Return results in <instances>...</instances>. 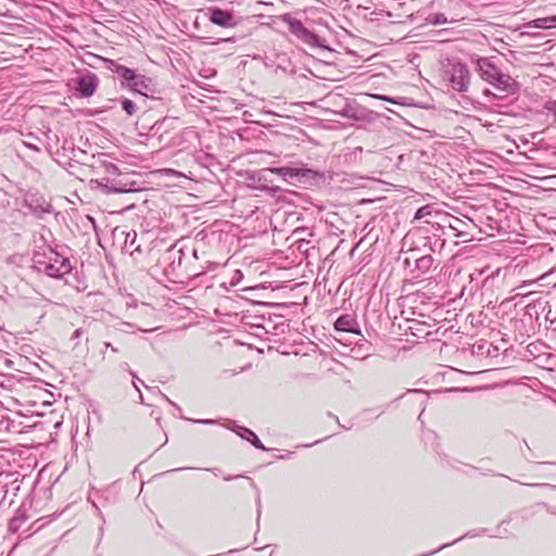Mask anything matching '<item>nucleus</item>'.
Segmentation results:
<instances>
[{
  "label": "nucleus",
  "instance_id": "1",
  "mask_svg": "<svg viewBox=\"0 0 556 556\" xmlns=\"http://www.w3.org/2000/svg\"><path fill=\"white\" fill-rule=\"evenodd\" d=\"M31 261L33 267L38 273H43L55 279L63 278L73 269L70 260L54 251L51 247H43L41 250L34 251Z\"/></svg>",
  "mask_w": 556,
  "mask_h": 556
},
{
  "label": "nucleus",
  "instance_id": "2",
  "mask_svg": "<svg viewBox=\"0 0 556 556\" xmlns=\"http://www.w3.org/2000/svg\"><path fill=\"white\" fill-rule=\"evenodd\" d=\"M268 173L281 176L291 185L318 186L320 182L325 181V173L323 172L306 167L281 166L261 169L256 174L258 177V184H261L262 179L266 180V175Z\"/></svg>",
  "mask_w": 556,
  "mask_h": 556
},
{
  "label": "nucleus",
  "instance_id": "3",
  "mask_svg": "<svg viewBox=\"0 0 556 556\" xmlns=\"http://www.w3.org/2000/svg\"><path fill=\"white\" fill-rule=\"evenodd\" d=\"M440 77L453 90L466 92L469 88L471 74L468 66L456 58H445L440 62Z\"/></svg>",
  "mask_w": 556,
  "mask_h": 556
},
{
  "label": "nucleus",
  "instance_id": "4",
  "mask_svg": "<svg viewBox=\"0 0 556 556\" xmlns=\"http://www.w3.org/2000/svg\"><path fill=\"white\" fill-rule=\"evenodd\" d=\"M92 184H96L102 193L111 194V193H127L139 190L137 182L130 180L128 174L121 173L116 177H101L96 180H91Z\"/></svg>",
  "mask_w": 556,
  "mask_h": 556
},
{
  "label": "nucleus",
  "instance_id": "5",
  "mask_svg": "<svg viewBox=\"0 0 556 556\" xmlns=\"http://www.w3.org/2000/svg\"><path fill=\"white\" fill-rule=\"evenodd\" d=\"M281 18L288 25L290 33L299 40L309 47L321 46L319 37L306 28L301 21L293 18L290 14H285Z\"/></svg>",
  "mask_w": 556,
  "mask_h": 556
},
{
  "label": "nucleus",
  "instance_id": "6",
  "mask_svg": "<svg viewBox=\"0 0 556 556\" xmlns=\"http://www.w3.org/2000/svg\"><path fill=\"white\" fill-rule=\"evenodd\" d=\"M471 64L475 66V71L479 77L485 83L492 81V79L498 74L501 68L495 64L493 58L480 56L478 54H471L469 56Z\"/></svg>",
  "mask_w": 556,
  "mask_h": 556
},
{
  "label": "nucleus",
  "instance_id": "7",
  "mask_svg": "<svg viewBox=\"0 0 556 556\" xmlns=\"http://www.w3.org/2000/svg\"><path fill=\"white\" fill-rule=\"evenodd\" d=\"M205 15L211 23L223 28H233L239 23L232 11L224 10L218 7L208 8Z\"/></svg>",
  "mask_w": 556,
  "mask_h": 556
},
{
  "label": "nucleus",
  "instance_id": "8",
  "mask_svg": "<svg viewBox=\"0 0 556 556\" xmlns=\"http://www.w3.org/2000/svg\"><path fill=\"white\" fill-rule=\"evenodd\" d=\"M489 84L506 96L516 94L520 89L519 83L502 70Z\"/></svg>",
  "mask_w": 556,
  "mask_h": 556
},
{
  "label": "nucleus",
  "instance_id": "9",
  "mask_svg": "<svg viewBox=\"0 0 556 556\" xmlns=\"http://www.w3.org/2000/svg\"><path fill=\"white\" fill-rule=\"evenodd\" d=\"M99 61L103 62L105 65V68L110 70L111 72L117 74L119 77H122L126 81V86L129 88L130 84L135 80V77L137 76L136 72L129 67H126L122 64H118L116 61L111 59H105L101 56H96Z\"/></svg>",
  "mask_w": 556,
  "mask_h": 556
},
{
  "label": "nucleus",
  "instance_id": "10",
  "mask_svg": "<svg viewBox=\"0 0 556 556\" xmlns=\"http://www.w3.org/2000/svg\"><path fill=\"white\" fill-rule=\"evenodd\" d=\"M99 61L103 62L105 65V68L110 70L111 72L117 74L119 77H122L126 81V86L129 88L130 84L135 80V77L137 76L136 72L129 67H126L122 64H118L116 61L111 59H105L101 56H96Z\"/></svg>",
  "mask_w": 556,
  "mask_h": 556
},
{
  "label": "nucleus",
  "instance_id": "11",
  "mask_svg": "<svg viewBox=\"0 0 556 556\" xmlns=\"http://www.w3.org/2000/svg\"><path fill=\"white\" fill-rule=\"evenodd\" d=\"M99 86V78L94 73L86 72L77 78V90L85 98L91 97Z\"/></svg>",
  "mask_w": 556,
  "mask_h": 556
},
{
  "label": "nucleus",
  "instance_id": "12",
  "mask_svg": "<svg viewBox=\"0 0 556 556\" xmlns=\"http://www.w3.org/2000/svg\"><path fill=\"white\" fill-rule=\"evenodd\" d=\"M129 89L144 97H153L157 91L156 83L153 78L139 74H137L135 80L130 84Z\"/></svg>",
  "mask_w": 556,
  "mask_h": 556
},
{
  "label": "nucleus",
  "instance_id": "13",
  "mask_svg": "<svg viewBox=\"0 0 556 556\" xmlns=\"http://www.w3.org/2000/svg\"><path fill=\"white\" fill-rule=\"evenodd\" d=\"M334 330L338 332H350V333L361 334V329L357 324V320H356L355 316L352 314L341 315L334 321Z\"/></svg>",
  "mask_w": 556,
  "mask_h": 556
},
{
  "label": "nucleus",
  "instance_id": "14",
  "mask_svg": "<svg viewBox=\"0 0 556 556\" xmlns=\"http://www.w3.org/2000/svg\"><path fill=\"white\" fill-rule=\"evenodd\" d=\"M433 264L434 258L430 254L416 258L414 262L415 268L412 270V273L417 271V274L414 277L418 278L420 276L429 274L431 268L433 267Z\"/></svg>",
  "mask_w": 556,
  "mask_h": 556
},
{
  "label": "nucleus",
  "instance_id": "15",
  "mask_svg": "<svg viewBox=\"0 0 556 556\" xmlns=\"http://www.w3.org/2000/svg\"><path fill=\"white\" fill-rule=\"evenodd\" d=\"M28 520V515L25 509L18 508L15 511V515L10 520L8 530L10 533L14 534L18 532V530L22 528V526Z\"/></svg>",
  "mask_w": 556,
  "mask_h": 556
},
{
  "label": "nucleus",
  "instance_id": "16",
  "mask_svg": "<svg viewBox=\"0 0 556 556\" xmlns=\"http://www.w3.org/2000/svg\"><path fill=\"white\" fill-rule=\"evenodd\" d=\"M115 101H117L121 104L122 109L125 111L128 117L134 116L138 112V105L128 98L121 97Z\"/></svg>",
  "mask_w": 556,
  "mask_h": 556
},
{
  "label": "nucleus",
  "instance_id": "17",
  "mask_svg": "<svg viewBox=\"0 0 556 556\" xmlns=\"http://www.w3.org/2000/svg\"><path fill=\"white\" fill-rule=\"evenodd\" d=\"M233 432H236L241 439L247 440L251 442L252 438L255 435V433L245 427L242 426H235L230 428Z\"/></svg>",
  "mask_w": 556,
  "mask_h": 556
},
{
  "label": "nucleus",
  "instance_id": "18",
  "mask_svg": "<svg viewBox=\"0 0 556 556\" xmlns=\"http://www.w3.org/2000/svg\"><path fill=\"white\" fill-rule=\"evenodd\" d=\"M485 532H486V529H481V530H480V532H472V531H469V532H467L465 535H463V536H460V538H458V539L454 540L453 542L441 545L438 549H435V551H434V552H432L431 554H434V553H437V552H440V551L444 549L445 547L451 546V545H453V544H455V543L459 542V541H460V540H463L464 538H475V536H478V535H480V534H482V533H485Z\"/></svg>",
  "mask_w": 556,
  "mask_h": 556
},
{
  "label": "nucleus",
  "instance_id": "19",
  "mask_svg": "<svg viewBox=\"0 0 556 556\" xmlns=\"http://www.w3.org/2000/svg\"><path fill=\"white\" fill-rule=\"evenodd\" d=\"M432 212H433V207L431 205H429V204L424 205L416 211L414 219L421 220L428 216H431Z\"/></svg>",
  "mask_w": 556,
  "mask_h": 556
},
{
  "label": "nucleus",
  "instance_id": "20",
  "mask_svg": "<svg viewBox=\"0 0 556 556\" xmlns=\"http://www.w3.org/2000/svg\"><path fill=\"white\" fill-rule=\"evenodd\" d=\"M104 172L106 174L105 177H116L121 174L118 167L113 163L104 164Z\"/></svg>",
  "mask_w": 556,
  "mask_h": 556
},
{
  "label": "nucleus",
  "instance_id": "21",
  "mask_svg": "<svg viewBox=\"0 0 556 556\" xmlns=\"http://www.w3.org/2000/svg\"><path fill=\"white\" fill-rule=\"evenodd\" d=\"M534 26L538 27V28H552V25H551V22H549V16L547 17H542V18H536L534 21Z\"/></svg>",
  "mask_w": 556,
  "mask_h": 556
},
{
  "label": "nucleus",
  "instance_id": "22",
  "mask_svg": "<svg viewBox=\"0 0 556 556\" xmlns=\"http://www.w3.org/2000/svg\"><path fill=\"white\" fill-rule=\"evenodd\" d=\"M186 420H189L193 424H202V425H214L217 421L214 419H191V418H185Z\"/></svg>",
  "mask_w": 556,
  "mask_h": 556
},
{
  "label": "nucleus",
  "instance_id": "23",
  "mask_svg": "<svg viewBox=\"0 0 556 556\" xmlns=\"http://www.w3.org/2000/svg\"><path fill=\"white\" fill-rule=\"evenodd\" d=\"M251 444L257 450L266 451V447L263 445V443L261 442L256 434L252 438Z\"/></svg>",
  "mask_w": 556,
  "mask_h": 556
},
{
  "label": "nucleus",
  "instance_id": "24",
  "mask_svg": "<svg viewBox=\"0 0 556 556\" xmlns=\"http://www.w3.org/2000/svg\"><path fill=\"white\" fill-rule=\"evenodd\" d=\"M445 22H446V17L443 14H437L433 20L434 25H441V24H444Z\"/></svg>",
  "mask_w": 556,
  "mask_h": 556
},
{
  "label": "nucleus",
  "instance_id": "25",
  "mask_svg": "<svg viewBox=\"0 0 556 556\" xmlns=\"http://www.w3.org/2000/svg\"><path fill=\"white\" fill-rule=\"evenodd\" d=\"M375 98L377 99H380V100H383V101H387V102H391V103H395V104H399L401 103L400 101L395 100V99H392L390 97H387V96H374Z\"/></svg>",
  "mask_w": 556,
  "mask_h": 556
},
{
  "label": "nucleus",
  "instance_id": "26",
  "mask_svg": "<svg viewBox=\"0 0 556 556\" xmlns=\"http://www.w3.org/2000/svg\"><path fill=\"white\" fill-rule=\"evenodd\" d=\"M84 334V330L81 328H78L74 331L72 336V340L78 339Z\"/></svg>",
  "mask_w": 556,
  "mask_h": 556
},
{
  "label": "nucleus",
  "instance_id": "27",
  "mask_svg": "<svg viewBox=\"0 0 556 556\" xmlns=\"http://www.w3.org/2000/svg\"><path fill=\"white\" fill-rule=\"evenodd\" d=\"M532 486H539V488H548V489H555L556 490V485H553V484H549V483H534V484H531Z\"/></svg>",
  "mask_w": 556,
  "mask_h": 556
},
{
  "label": "nucleus",
  "instance_id": "28",
  "mask_svg": "<svg viewBox=\"0 0 556 556\" xmlns=\"http://www.w3.org/2000/svg\"><path fill=\"white\" fill-rule=\"evenodd\" d=\"M104 349H110V351L114 352V353H117L119 352L118 348H115L114 345H112L110 342H105L104 343Z\"/></svg>",
  "mask_w": 556,
  "mask_h": 556
},
{
  "label": "nucleus",
  "instance_id": "29",
  "mask_svg": "<svg viewBox=\"0 0 556 556\" xmlns=\"http://www.w3.org/2000/svg\"><path fill=\"white\" fill-rule=\"evenodd\" d=\"M552 28H556V15L549 16Z\"/></svg>",
  "mask_w": 556,
  "mask_h": 556
},
{
  "label": "nucleus",
  "instance_id": "30",
  "mask_svg": "<svg viewBox=\"0 0 556 556\" xmlns=\"http://www.w3.org/2000/svg\"><path fill=\"white\" fill-rule=\"evenodd\" d=\"M240 477H241L240 475H238V476H225L224 480L225 481H231V480L240 478Z\"/></svg>",
  "mask_w": 556,
  "mask_h": 556
},
{
  "label": "nucleus",
  "instance_id": "31",
  "mask_svg": "<svg viewBox=\"0 0 556 556\" xmlns=\"http://www.w3.org/2000/svg\"><path fill=\"white\" fill-rule=\"evenodd\" d=\"M25 144H26L27 148H29V149H31L34 151H39V148L34 146V144H31V143H25Z\"/></svg>",
  "mask_w": 556,
  "mask_h": 556
},
{
  "label": "nucleus",
  "instance_id": "32",
  "mask_svg": "<svg viewBox=\"0 0 556 556\" xmlns=\"http://www.w3.org/2000/svg\"><path fill=\"white\" fill-rule=\"evenodd\" d=\"M261 188H262V189H270V190H271V191H274V192H276V191L279 189L278 187H276V188H271V187H267V186H265V185H261Z\"/></svg>",
  "mask_w": 556,
  "mask_h": 556
},
{
  "label": "nucleus",
  "instance_id": "33",
  "mask_svg": "<svg viewBox=\"0 0 556 556\" xmlns=\"http://www.w3.org/2000/svg\"><path fill=\"white\" fill-rule=\"evenodd\" d=\"M132 383H134V387L136 388V390L139 392L140 399L142 400V394L139 390L138 383H136L135 381Z\"/></svg>",
  "mask_w": 556,
  "mask_h": 556
},
{
  "label": "nucleus",
  "instance_id": "34",
  "mask_svg": "<svg viewBox=\"0 0 556 556\" xmlns=\"http://www.w3.org/2000/svg\"><path fill=\"white\" fill-rule=\"evenodd\" d=\"M92 505L96 507L98 515H99L101 518H103V516H102V513H101L100 508H99L94 503H92Z\"/></svg>",
  "mask_w": 556,
  "mask_h": 556
},
{
  "label": "nucleus",
  "instance_id": "35",
  "mask_svg": "<svg viewBox=\"0 0 556 556\" xmlns=\"http://www.w3.org/2000/svg\"><path fill=\"white\" fill-rule=\"evenodd\" d=\"M404 265H405V267H408L410 265L409 258L404 260Z\"/></svg>",
  "mask_w": 556,
  "mask_h": 556
},
{
  "label": "nucleus",
  "instance_id": "36",
  "mask_svg": "<svg viewBox=\"0 0 556 556\" xmlns=\"http://www.w3.org/2000/svg\"><path fill=\"white\" fill-rule=\"evenodd\" d=\"M208 470H210V471H212V472H213L214 475H216V476H217V471H219V469H218V468H212V469H208Z\"/></svg>",
  "mask_w": 556,
  "mask_h": 556
},
{
  "label": "nucleus",
  "instance_id": "37",
  "mask_svg": "<svg viewBox=\"0 0 556 556\" xmlns=\"http://www.w3.org/2000/svg\"><path fill=\"white\" fill-rule=\"evenodd\" d=\"M185 468H176V469H173V470H168L167 472H174V471H179V470H184Z\"/></svg>",
  "mask_w": 556,
  "mask_h": 556
},
{
  "label": "nucleus",
  "instance_id": "38",
  "mask_svg": "<svg viewBox=\"0 0 556 556\" xmlns=\"http://www.w3.org/2000/svg\"><path fill=\"white\" fill-rule=\"evenodd\" d=\"M123 368H124V369H128V368H129V365H128L127 363H124V364H123Z\"/></svg>",
  "mask_w": 556,
  "mask_h": 556
},
{
  "label": "nucleus",
  "instance_id": "39",
  "mask_svg": "<svg viewBox=\"0 0 556 556\" xmlns=\"http://www.w3.org/2000/svg\"><path fill=\"white\" fill-rule=\"evenodd\" d=\"M173 406H176L175 402H172L169 399H166Z\"/></svg>",
  "mask_w": 556,
  "mask_h": 556
},
{
  "label": "nucleus",
  "instance_id": "40",
  "mask_svg": "<svg viewBox=\"0 0 556 556\" xmlns=\"http://www.w3.org/2000/svg\"><path fill=\"white\" fill-rule=\"evenodd\" d=\"M101 354H102V358L104 359L105 358V352L101 351Z\"/></svg>",
  "mask_w": 556,
  "mask_h": 556
},
{
  "label": "nucleus",
  "instance_id": "41",
  "mask_svg": "<svg viewBox=\"0 0 556 556\" xmlns=\"http://www.w3.org/2000/svg\"><path fill=\"white\" fill-rule=\"evenodd\" d=\"M256 502H257V505L260 506V505H261V500H260V497H257V501H256Z\"/></svg>",
  "mask_w": 556,
  "mask_h": 556
}]
</instances>
